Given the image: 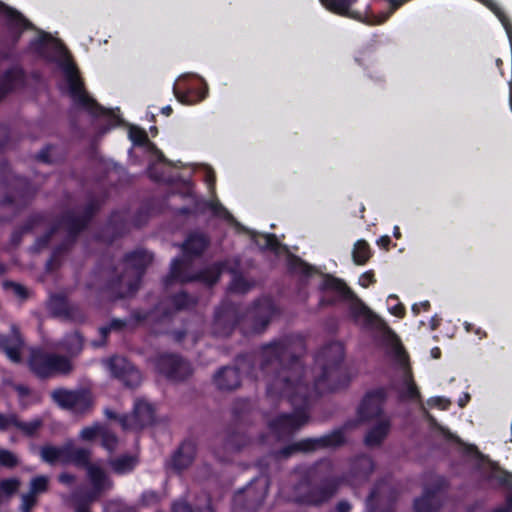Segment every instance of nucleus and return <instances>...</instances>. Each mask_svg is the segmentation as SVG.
Returning <instances> with one entry per match:
<instances>
[{"mask_svg":"<svg viewBox=\"0 0 512 512\" xmlns=\"http://www.w3.org/2000/svg\"><path fill=\"white\" fill-rule=\"evenodd\" d=\"M109 372L126 386L132 387L140 382V373L123 357H113L106 361Z\"/></svg>","mask_w":512,"mask_h":512,"instance_id":"9d476101","label":"nucleus"},{"mask_svg":"<svg viewBox=\"0 0 512 512\" xmlns=\"http://www.w3.org/2000/svg\"><path fill=\"white\" fill-rule=\"evenodd\" d=\"M253 237L256 244L261 248L270 249L276 254H281L282 251H286V248L278 242L276 236L273 234H257Z\"/></svg>","mask_w":512,"mask_h":512,"instance_id":"bb28decb","label":"nucleus"},{"mask_svg":"<svg viewBox=\"0 0 512 512\" xmlns=\"http://www.w3.org/2000/svg\"><path fill=\"white\" fill-rule=\"evenodd\" d=\"M129 138L136 145H143L147 150H155V146L152 145L148 139L146 133L136 126H130Z\"/></svg>","mask_w":512,"mask_h":512,"instance_id":"72a5a7b5","label":"nucleus"},{"mask_svg":"<svg viewBox=\"0 0 512 512\" xmlns=\"http://www.w3.org/2000/svg\"><path fill=\"white\" fill-rule=\"evenodd\" d=\"M87 476L93 487L92 492L88 495L90 501L111 488L112 483L99 463L87 464Z\"/></svg>","mask_w":512,"mask_h":512,"instance_id":"ddd939ff","label":"nucleus"},{"mask_svg":"<svg viewBox=\"0 0 512 512\" xmlns=\"http://www.w3.org/2000/svg\"><path fill=\"white\" fill-rule=\"evenodd\" d=\"M173 91L180 103L191 105L202 101L206 97L207 86L200 76L185 74L175 81Z\"/></svg>","mask_w":512,"mask_h":512,"instance_id":"39448f33","label":"nucleus"},{"mask_svg":"<svg viewBox=\"0 0 512 512\" xmlns=\"http://www.w3.org/2000/svg\"><path fill=\"white\" fill-rule=\"evenodd\" d=\"M62 347L71 354L78 353L82 348V339L80 335L76 332L68 335L62 343Z\"/></svg>","mask_w":512,"mask_h":512,"instance_id":"c9c22d12","label":"nucleus"},{"mask_svg":"<svg viewBox=\"0 0 512 512\" xmlns=\"http://www.w3.org/2000/svg\"><path fill=\"white\" fill-rule=\"evenodd\" d=\"M196 447L193 441H185L182 443L178 451L173 457V465L177 469H183L190 465L194 459Z\"/></svg>","mask_w":512,"mask_h":512,"instance_id":"6ab92c4d","label":"nucleus"},{"mask_svg":"<svg viewBox=\"0 0 512 512\" xmlns=\"http://www.w3.org/2000/svg\"><path fill=\"white\" fill-rule=\"evenodd\" d=\"M272 313V304L268 299L261 301L255 306L253 314H259L261 316V323L259 326L255 327V332H261L266 327Z\"/></svg>","mask_w":512,"mask_h":512,"instance_id":"c756f323","label":"nucleus"},{"mask_svg":"<svg viewBox=\"0 0 512 512\" xmlns=\"http://www.w3.org/2000/svg\"><path fill=\"white\" fill-rule=\"evenodd\" d=\"M31 49L43 56L45 59L55 62L61 69L64 82L61 88L69 93L75 103L89 110L92 113H98V110L107 118L113 120L114 125L119 123V118L112 111L105 112L99 108L93 99L83 89L82 82L78 76V71L70 59V55L62 43L48 34L40 33L31 43Z\"/></svg>","mask_w":512,"mask_h":512,"instance_id":"f03ea898","label":"nucleus"},{"mask_svg":"<svg viewBox=\"0 0 512 512\" xmlns=\"http://www.w3.org/2000/svg\"><path fill=\"white\" fill-rule=\"evenodd\" d=\"M18 464V458L17 456L5 449H0V465L6 466V467H14Z\"/></svg>","mask_w":512,"mask_h":512,"instance_id":"a19ab883","label":"nucleus"},{"mask_svg":"<svg viewBox=\"0 0 512 512\" xmlns=\"http://www.w3.org/2000/svg\"><path fill=\"white\" fill-rule=\"evenodd\" d=\"M122 325H123L122 321H120V320H113L111 322V324L109 325V327L101 328V333L103 335H106L108 333V331H110L112 329H120L122 327Z\"/></svg>","mask_w":512,"mask_h":512,"instance_id":"3c124183","label":"nucleus"},{"mask_svg":"<svg viewBox=\"0 0 512 512\" xmlns=\"http://www.w3.org/2000/svg\"><path fill=\"white\" fill-rule=\"evenodd\" d=\"M53 400L62 408L74 413H84L93 403V398L88 390L57 389L52 393Z\"/></svg>","mask_w":512,"mask_h":512,"instance_id":"1a4fd4ad","label":"nucleus"},{"mask_svg":"<svg viewBox=\"0 0 512 512\" xmlns=\"http://www.w3.org/2000/svg\"><path fill=\"white\" fill-rule=\"evenodd\" d=\"M343 442L344 435L343 432L339 430L318 439H307L300 441L282 450L281 455L283 457H287L294 450L309 451L318 447H334L342 444Z\"/></svg>","mask_w":512,"mask_h":512,"instance_id":"9b49d317","label":"nucleus"},{"mask_svg":"<svg viewBox=\"0 0 512 512\" xmlns=\"http://www.w3.org/2000/svg\"><path fill=\"white\" fill-rule=\"evenodd\" d=\"M172 113V108L170 106L162 107V114L169 116Z\"/></svg>","mask_w":512,"mask_h":512,"instance_id":"338daca9","label":"nucleus"},{"mask_svg":"<svg viewBox=\"0 0 512 512\" xmlns=\"http://www.w3.org/2000/svg\"><path fill=\"white\" fill-rule=\"evenodd\" d=\"M343 357L342 344L332 343L325 347L316 358L317 364L322 366V375L309 388L306 383L307 372L298 359L291 357V349L286 344L273 343L264 347L262 370L281 366L268 386V393L286 397L296 407L293 414H283L269 423V430L275 438L288 436L307 422L308 415L304 407L310 399L340 387L335 383V377Z\"/></svg>","mask_w":512,"mask_h":512,"instance_id":"f257e3e1","label":"nucleus"},{"mask_svg":"<svg viewBox=\"0 0 512 512\" xmlns=\"http://www.w3.org/2000/svg\"><path fill=\"white\" fill-rule=\"evenodd\" d=\"M384 399L385 392L383 389H377L367 393L358 409L359 418L361 420H369L378 416L381 412Z\"/></svg>","mask_w":512,"mask_h":512,"instance_id":"f8f14e48","label":"nucleus"},{"mask_svg":"<svg viewBox=\"0 0 512 512\" xmlns=\"http://www.w3.org/2000/svg\"><path fill=\"white\" fill-rule=\"evenodd\" d=\"M8 288L19 298H25L27 296V290L20 284L11 283L8 285Z\"/></svg>","mask_w":512,"mask_h":512,"instance_id":"a18cd8bd","label":"nucleus"},{"mask_svg":"<svg viewBox=\"0 0 512 512\" xmlns=\"http://www.w3.org/2000/svg\"><path fill=\"white\" fill-rule=\"evenodd\" d=\"M105 427L106 426L100 423L86 426L80 431L79 438L83 441H93L97 438H101L102 434L105 432Z\"/></svg>","mask_w":512,"mask_h":512,"instance_id":"473e14b6","label":"nucleus"},{"mask_svg":"<svg viewBox=\"0 0 512 512\" xmlns=\"http://www.w3.org/2000/svg\"><path fill=\"white\" fill-rule=\"evenodd\" d=\"M0 14L7 18L9 26L12 29L15 28L21 31L28 26V22L19 13L4 6L2 3H0Z\"/></svg>","mask_w":512,"mask_h":512,"instance_id":"cd10ccee","label":"nucleus"},{"mask_svg":"<svg viewBox=\"0 0 512 512\" xmlns=\"http://www.w3.org/2000/svg\"><path fill=\"white\" fill-rule=\"evenodd\" d=\"M289 267L293 272L305 275L310 274L311 271V267L295 257H289Z\"/></svg>","mask_w":512,"mask_h":512,"instance_id":"ea45409f","label":"nucleus"},{"mask_svg":"<svg viewBox=\"0 0 512 512\" xmlns=\"http://www.w3.org/2000/svg\"><path fill=\"white\" fill-rule=\"evenodd\" d=\"M208 240L203 234H192L183 244V253L185 256H194L201 254L207 247Z\"/></svg>","mask_w":512,"mask_h":512,"instance_id":"412c9836","label":"nucleus"},{"mask_svg":"<svg viewBox=\"0 0 512 512\" xmlns=\"http://www.w3.org/2000/svg\"><path fill=\"white\" fill-rule=\"evenodd\" d=\"M230 272L232 273V281L229 287L230 290L238 293L246 292L250 287V283L241 275L236 274L232 269H230Z\"/></svg>","mask_w":512,"mask_h":512,"instance_id":"4c0bfd02","label":"nucleus"},{"mask_svg":"<svg viewBox=\"0 0 512 512\" xmlns=\"http://www.w3.org/2000/svg\"><path fill=\"white\" fill-rule=\"evenodd\" d=\"M41 426V420L38 418L32 419L28 422H20L13 415L3 416L0 414V429H9L16 427L23 433L31 435L38 430Z\"/></svg>","mask_w":512,"mask_h":512,"instance_id":"f3484780","label":"nucleus"},{"mask_svg":"<svg viewBox=\"0 0 512 512\" xmlns=\"http://www.w3.org/2000/svg\"><path fill=\"white\" fill-rule=\"evenodd\" d=\"M439 505L437 493L425 491L423 496L416 499L414 508L416 512H434Z\"/></svg>","mask_w":512,"mask_h":512,"instance_id":"5701e85b","label":"nucleus"},{"mask_svg":"<svg viewBox=\"0 0 512 512\" xmlns=\"http://www.w3.org/2000/svg\"><path fill=\"white\" fill-rule=\"evenodd\" d=\"M138 460L135 456H121L110 462L112 470L117 474H126L131 472L137 465Z\"/></svg>","mask_w":512,"mask_h":512,"instance_id":"393cba45","label":"nucleus"},{"mask_svg":"<svg viewBox=\"0 0 512 512\" xmlns=\"http://www.w3.org/2000/svg\"><path fill=\"white\" fill-rule=\"evenodd\" d=\"M430 304L428 301H423L420 303H416L412 306V311L414 314H419L421 310H428Z\"/></svg>","mask_w":512,"mask_h":512,"instance_id":"603ef678","label":"nucleus"},{"mask_svg":"<svg viewBox=\"0 0 512 512\" xmlns=\"http://www.w3.org/2000/svg\"><path fill=\"white\" fill-rule=\"evenodd\" d=\"M338 512H348L350 510V505L347 502H340L337 506Z\"/></svg>","mask_w":512,"mask_h":512,"instance_id":"bf43d9fd","label":"nucleus"},{"mask_svg":"<svg viewBox=\"0 0 512 512\" xmlns=\"http://www.w3.org/2000/svg\"><path fill=\"white\" fill-rule=\"evenodd\" d=\"M172 512H193V511L186 502L180 501V502L174 503Z\"/></svg>","mask_w":512,"mask_h":512,"instance_id":"09e8293b","label":"nucleus"},{"mask_svg":"<svg viewBox=\"0 0 512 512\" xmlns=\"http://www.w3.org/2000/svg\"><path fill=\"white\" fill-rule=\"evenodd\" d=\"M351 312L355 319L363 320L366 324H374L376 322V316L358 299L352 302Z\"/></svg>","mask_w":512,"mask_h":512,"instance_id":"a878e982","label":"nucleus"},{"mask_svg":"<svg viewBox=\"0 0 512 512\" xmlns=\"http://www.w3.org/2000/svg\"><path fill=\"white\" fill-rule=\"evenodd\" d=\"M20 487V480L17 478H9L0 481V502L13 496Z\"/></svg>","mask_w":512,"mask_h":512,"instance_id":"7c9ffc66","label":"nucleus"},{"mask_svg":"<svg viewBox=\"0 0 512 512\" xmlns=\"http://www.w3.org/2000/svg\"><path fill=\"white\" fill-rule=\"evenodd\" d=\"M148 262V256L142 252L127 256L124 261V273L110 286L116 297L128 296L138 289L141 273Z\"/></svg>","mask_w":512,"mask_h":512,"instance_id":"20e7f679","label":"nucleus"},{"mask_svg":"<svg viewBox=\"0 0 512 512\" xmlns=\"http://www.w3.org/2000/svg\"><path fill=\"white\" fill-rule=\"evenodd\" d=\"M439 323L440 319L437 316L432 317L430 320L431 329H436L439 326Z\"/></svg>","mask_w":512,"mask_h":512,"instance_id":"680f3d73","label":"nucleus"},{"mask_svg":"<svg viewBox=\"0 0 512 512\" xmlns=\"http://www.w3.org/2000/svg\"><path fill=\"white\" fill-rule=\"evenodd\" d=\"M214 382L220 389H234L240 383L239 372L232 367L223 368L215 375Z\"/></svg>","mask_w":512,"mask_h":512,"instance_id":"a211bd4d","label":"nucleus"},{"mask_svg":"<svg viewBox=\"0 0 512 512\" xmlns=\"http://www.w3.org/2000/svg\"><path fill=\"white\" fill-rule=\"evenodd\" d=\"M428 404L445 410L449 407L450 401L443 397H433L428 401Z\"/></svg>","mask_w":512,"mask_h":512,"instance_id":"c03bdc74","label":"nucleus"},{"mask_svg":"<svg viewBox=\"0 0 512 512\" xmlns=\"http://www.w3.org/2000/svg\"><path fill=\"white\" fill-rule=\"evenodd\" d=\"M353 260L358 265H363L370 257L369 245L364 240H358L352 252Z\"/></svg>","mask_w":512,"mask_h":512,"instance_id":"2f4dec72","label":"nucleus"},{"mask_svg":"<svg viewBox=\"0 0 512 512\" xmlns=\"http://www.w3.org/2000/svg\"><path fill=\"white\" fill-rule=\"evenodd\" d=\"M22 79V73L18 68H14L9 71L4 79V88L3 92H6L9 89H12L18 81Z\"/></svg>","mask_w":512,"mask_h":512,"instance_id":"58836bf2","label":"nucleus"},{"mask_svg":"<svg viewBox=\"0 0 512 512\" xmlns=\"http://www.w3.org/2000/svg\"><path fill=\"white\" fill-rule=\"evenodd\" d=\"M470 399V396L468 394H465L462 398L459 399V406L464 407Z\"/></svg>","mask_w":512,"mask_h":512,"instance_id":"0e129e2a","label":"nucleus"},{"mask_svg":"<svg viewBox=\"0 0 512 512\" xmlns=\"http://www.w3.org/2000/svg\"><path fill=\"white\" fill-rule=\"evenodd\" d=\"M431 354L434 358H438L440 356V349L439 348H433L431 350Z\"/></svg>","mask_w":512,"mask_h":512,"instance_id":"774afa93","label":"nucleus"},{"mask_svg":"<svg viewBox=\"0 0 512 512\" xmlns=\"http://www.w3.org/2000/svg\"><path fill=\"white\" fill-rule=\"evenodd\" d=\"M176 302H177V305L179 306V308H183L188 303V296L184 293L179 294L176 296Z\"/></svg>","mask_w":512,"mask_h":512,"instance_id":"5fc2aeb1","label":"nucleus"},{"mask_svg":"<svg viewBox=\"0 0 512 512\" xmlns=\"http://www.w3.org/2000/svg\"><path fill=\"white\" fill-rule=\"evenodd\" d=\"M48 484L49 478L47 476H37L31 480L29 492L22 495V512H30L37 502V496L48 489Z\"/></svg>","mask_w":512,"mask_h":512,"instance_id":"2eb2a0df","label":"nucleus"},{"mask_svg":"<svg viewBox=\"0 0 512 512\" xmlns=\"http://www.w3.org/2000/svg\"><path fill=\"white\" fill-rule=\"evenodd\" d=\"M389 310H390L391 314H393L397 317H402L404 314V307L399 303L395 304L394 306L389 307Z\"/></svg>","mask_w":512,"mask_h":512,"instance_id":"864d4df0","label":"nucleus"},{"mask_svg":"<svg viewBox=\"0 0 512 512\" xmlns=\"http://www.w3.org/2000/svg\"><path fill=\"white\" fill-rule=\"evenodd\" d=\"M156 408L145 398L135 400L133 411L123 415L119 421L123 429L139 430L149 426L155 419Z\"/></svg>","mask_w":512,"mask_h":512,"instance_id":"6e6552de","label":"nucleus"},{"mask_svg":"<svg viewBox=\"0 0 512 512\" xmlns=\"http://www.w3.org/2000/svg\"><path fill=\"white\" fill-rule=\"evenodd\" d=\"M161 161H162V181L164 180V174L166 173V170L168 168V163H167V160L162 156L161 158Z\"/></svg>","mask_w":512,"mask_h":512,"instance_id":"69168bd1","label":"nucleus"},{"mask_svg":"<svg viewBox=\"0 0 512 512\" xmlns=\"http://www.w3.org/2000/svg\"><path fill=\"white\" fill-rule=\"evenodd\" d=\"M41 458L49 464L86 465L89 452L86 449L75 448L71 442L62 447L47 445L41 449Z\"/></svg>","mask_w":512,"mask_h":512,"instance_id":"0eeeda50","label":"nucleus"},{"mask_svg":"<svg viewBox=\"0 0 512 512\" xmlns=\"http://www.w3.org/2000/svg\"><path fill=\"white\" fill-rule=\"evenodd\" d=\"M390 428V423L387 420H381L375 427H373L365 437V443L368 446H375L381 443L386 437Z\"/></svg>","mask_w":512,"mask_h":512,"instance_id":"b1692460","label":"nucleus"},{"mask_svg":"<svg viewBox=\"0 0 512 512\" xmlns=\"http://www.w3.org/2000/svg\"><path fill=\"white\" fill-rule=\"evenodd\" d=\"M49 312L56 317L74 319L72 308L66 299L60 295L51 296L47 304Z\"/></svg>","mask_w":512,"mask_h":512,"instance_id":"aec40b11","label":"nucleus"},{"mask_svg":"<svg viewBox=\"0 0 512 512\" xmlns=\"http://www.w3.org/2000/svg\"><path fill=\"white\" fill-rule=\"evenodd\" d=\"M59 480H60V482H62V483H66V484H68V483H71V482L73 481V477H72L71 475H69V474H65V473H64V474H61V475L59 476Z\"/></svg>","mask_w":512,"mask_h":512,"instance_id":"052dcab7","label":"nucleus"},{"mask_svg":"<svg viewBox=\"0 0 512 512\" xmlns=\"http://www.w3.org/2000/svg\"><path fill=\"white\" fill-rule=\"evenodd\" d=\"M512 511V498H508L503 507L495 509L493 512H511Z\"/></svg>","mask_w":512,"mask_h":512,"instance_id":"6e6d98bb","label":"nucleus"},{"mask_svg":"<svg viewBox=\"0 0 512 512\" xmlns=\"http://www.w3.org/2000/svg\"><path fill=\"white\" fill-rule=\"evenodd\" d=\"M333 493H334V490L324 491V492H321L320 497L311 495L306 498L300 499V501L305 502V503H310V504H318V503L328 499L329 497H331L333 495Z\"/></svg>","mask_w":512,"mask_h":512,"instance_id":"37998d69","label":"nucleus"},{"mask_svg":"<svg viewBox=\"0 0 512 512\" xmlns=\"http://www.w3.org/2000/svg\"><path fill=\"white\" fill-rule=\"evenodd\" d=\"M102 445L109 451H112L117 444V439L114 434H112L107 427H105V432L101 436Z\"/></svg>","mask_w":512,"mask_h":512,"instance_id":"79ce46f5","label":"nucleus"},{"mask_svg":"<svg viewBox=\"0 0 512 512\" xmlns=\"http://www.w3.org/2000/svg\"><path fill=\"white\" fill-rule=\"evenodd\" d=\"M373 282H374V275L372 272H365L359 278V284L365 288L368 287Z\"/></svg>","mask_w":512,"mask_h":512,"instance_id":"49530a36","label":"nucleus"},{"mask_svg":"<svg viewBox=\"0 0 512 512\" xmlns=\"http://www.w3.org/2000/svg\"><path fill=\"white\" fill-rule=\"evenodd\" d=\"M29 364L31 369L41 377L66 374L72 369V365L66 357L47 354L39 350L31 352Z\"/></svg>","mask_w":512,"mask_h":512,"instance_id":"423d86ee","label":"nucleus"},{"mask_svg":"<svg viewBox=\"0 0 512 512\" xmlns=\"http://www.w3.org/2000/svg\"><path fill=\"white\" fill-rule=\"evenodd\" d=\"M320 2L331 12L356 18V15L350 10L356 0H320Z\"/></svg>","mask_w":512,"mask_h":512,"instance_id":"4be33fe9","label":"nucleus"},{"mask_svg":"<svg viewBox=\"0 0 512 512\" xmlns=\"http://www.w3.org/2000/svg\"><path fill=\"white\" fill-rule=\"evenodd\" d=\"M384 340L387 346V354L393 364L400 372L401 378V395L407 399H418L419 392L414 382L409 367V358L404 350L399 338L390 329L385 328Z\"/></svg>","mask_w":512,"mask_h":512,"instance_id":"7ed1b4c3","label":"nucleus"},{"mask_svg":"<svg viewBox=\"0 0 512 512\" xmlns=\"http://www.w3.org/2000/svg\"><path fill=\"white\" fill-rule=\"evenodd\" d=\"M204 174H205L206 183L208 184L209 188L211 190H213L214 182H215V177H214L213 171L210 168H205Z\"/></svg>","mask_w":512,"mask_h":512,"instance_id":"8fccbe9b","label":"nucleus"},{"mask_svg":"<svg viewBox=\"0 0 512 512\" xmlns=\"http://www.w3.org/2000/svg\"><path fill=\"white\" fill-rule=\"evenodd\" d=\"M324 288L335 290L341 295L350 294V291L344 282L330 276L325 277Z\"/></svg>","mask_w":512,"mask_h":512,"instance_id":"e433bc0d","label":"nucleus"},{"mask_svg":"<svg viewBox=\"0 0 512 512\" xmlns=\"http://www.w3.org/2000/svg\"><path fill=\"white\" fill-rule=\"evenodd\" d=\"M203 211H210L214 216L227 220L233 221L232 215L227 211L225 207L218 200L202 201L199 207Z\"/></svg>","mask_w":512,"mask_h":512,"instance_id":"c85d7f7f","label":"nucleus"},{"mask_svg":"<svg viewBox=\"0 0 512 512\" xmlns=\"http://www.w3.org/2000/svg\"><path fill=\"white\" fill-rule=\"evenodd\" d=\"M15 391L20 400H22L25 396L28 395V389L24 386H15Z\"/></svg>","mask_w":512,"mask_h":512,"instance_id":"13d9d810","label":"nucleus"},{"mask_svg":"<svg viewBox=\"0 0 512 512\" xmlns=\"http://www.w3.org/2000/svg\"><path fill=\"white\" fill-rule=\"evenodd\" d=\"M257 484L264 490V493L261 496V499L264 498L266 490H267V481L266 480H257Z\"/></svg>","mask_w":512,"mask_h":512,"instance_id":"e2e57ef3","label":"nucleus"},{"mask_svg":"<svg viewBox=\"0 0 512 512\" xmlns=\"http://www.w3.org/2000/svg\"><path fill=\"white\" fill-rule=\"evenodd\" d=\"M187 173L184 171H176L173 175L167 177L166 181L168 182H177V181H186Z\"/></svg>","mask_w":512,"mask_h":512,"instance_id":"de8ad7c7","label":"nucleus"},{"mask_svg":"<svg viewBox=\"0 0 512 512\" xmlns=\"http://www.w3.org/2000/svg\"><path fill=\"white\" fill-rule=\"evenodd\" d=\"M23 348V342L20 338L19 333L16 330H12V334L9 338H5L0 335V349H2L7 357L14 363H19L21 360V350Z\"/></svg>","mask_w":512,"mask_h":512,"instance_id":"dca6fc26","label":"nucleus"},{"mask_svg":"<svg viewBox=\"0 0 512 512\" xmlns=\"http://www.w3.org/2000/svg\"><path fill=\"white\" fill-rule=\"evenodd\" d=\"M175 380L185 378L191 373L188 362L177 355H162V373Z\"/></svg>","mask_w":512,"mask_h":512,"instance_id":"4468645a","label":"nucleus"},{"mask_svg":"<svg viewBox=\"0 0 512 512\" xmlns=\"http://www.w3.org/2000/svg\"><path fill=\"white\" fill-rule=\"evenodd\" d=\"M227 268L224 264L214 265L208 268L206 271L200 273L196 278L202 280L203 282L211 285L214 284L220 274Z\"/></svg>","mask_w":512,"mask_h":512,"instance_id":"f704fd0d","label":"nucleus"},{"mask_svg":"<svg viewBox=\"0 0 512 512\" xmlns=\"http://www.w3.org/2000/svg\"><path fill=\"white\" fill-rule=\"evenodd\" d=\"M377 244H378V246L387 249L390 244V237L389 236H381L377 240Z\"/></svg>","mask_w":512,"mask_h":512,"instance_id":"4d7b16f0","label":"nucleus"}]
</instances>
